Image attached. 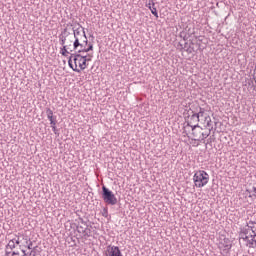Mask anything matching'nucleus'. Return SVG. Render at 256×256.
<instances>
[{
  "label": "nucleus",
  "mask_w": 256,
  "mask_h": 256,
  "mask_svg": "<svg viewBox=\"0 0 256 256\" xmlns=\"http://www.w3.org/2000/svg\"><path fill=\"white\" fill-rule=\"evenodd\" d=\"M146 7H148V9L152 8L153 6L151 5V3L146 4Z\"/></svg>",
  "instance_id": "2eb2a0df"
},
{
  "label": "nucleus",
  "mask_w": 256,
  "mask_h": 256,
  "mask_svg": "<svg viewBox=\"0 0 256 256\" xmlns=\"http://www.w3.org/2000/svg\"><path fill=\"white\" fill-rule=\"evenodd\" d=\"M33 247V242L29 237V234L25 232L19 236L15 235L13 238L8 239L6 245V255L7 256H31V251Z\"/></svg>",
  "instance_id": "f03ea898"
},
{
  "label": "nucleus",
  "mask_w": 256,
  "mask_h": 256,
  "mask_svg": "<svg viewBox=\"0 0 256 256\" xmlns=\"http://www.w3.org/2000/svg\"><path fill=\"white\" fill-rule=\"evenodd\" d=\"M193 181L195 187L202 189V187H205V185L209 183V175L205 172V170H198L194 173Z\"/></svg>",
  "instance_id": "20e7f679"
},
{
  "label": "nucleus",
  "mask_w": 256,
  "mask_h": 256,
  "mask_svg": "<svg viewBox=\"0 0 256 256\" xmlns=\"http://www.w3.org/2000/svg\"><path fill=\"white\" fill-rule=\"evenodd\" d=\"M104 255L105 256H123V253H121V249H119L118 246L109 245L107 246Z\"/></svg>",
  "instance_id": "1a4fd4ad"
},
{
  "label": "nucleus",
  "mask_w": 256,
  "mask_h": 256,
  "mask_svg": "<svg viewBox=\"0 0 256 256\" xmlns=\"http://www.w3.org/2000/svg\"><path fill=\"white\" fill-rule=\"evenodd\" d=\"M231 247H233V240L227 238L225 235H220L218 239V249L223 253H229Z\"/></svg>",
  "instance_id": "423d86ee"
},
{
  "label": "nucleus",
  "mask_w": 256,
  "mask_h": 256,
  "mask_svg": "<svg viewBox=\"0 0 256 256\" xmlns=\"http://www.w3.org/2000/svg\"><path fill=\"white\" fill-rule=\"evenodd\" d=\"M190 145H192V147H199L201 145V140H196L195 138H191L189 141Z\"/></svg>",
  "instance_id": "f8f14e48"
},
{
  "label": "nucleus",
  "mask_w": 256,
  "mask_h": 256,
  "mask_svg": "<svg viewBox=\"0 0 256 256\" xmlns=\"http://www.w3.org/2000/svg\"><path fill=\"white\" fill-rule=\"evenodd\" d=\"M46 113H47V117H53V110H51L50 108L46 110Z\"/></svg>",
  "instance_id": "ddd939ff"
},
{
  "label": "nucleus",
  "mask_w": 256,
  "mask_h": 256,
  "mask_svg": "<svg viewBox=\"0 0 256 256\" xmlns=\"http://www.w3.org/2000/svg\"><path fill=\"white\" fill-rule=\"evenodd\" d=\"M254 81H255V83H256V74L254 75Z\"/></svg>",
  "instance_id": "f3484780"
},
{
  "label": "nucleus",
  "mask_w": 256,
  "mask_h": 256,
  "mask_svg": "<svg viewBox=\"0 0 256 256\" xmlns=\"http://www.w3.org/2000/svg\"><path fill=\"white\" fill-rule=\"evenodd\" d=\"M50 124L52 125L53 131H55L57 123L54 120H52L50 121Z\"/></svg>",
  "instance_id": "4468645a"
},
{
  "label": "nucleus",
  "mask_w": 256,
  "mask_h": 256,
  "mask_svg": "<svg viewBox=\"0 0 256 256\" xmlns=\"http://www.w3.org/2000/svg\"><path fill=\"white\" fill-rule=\"evenodd\" d=\"M239 239L248 247L256 249V222L249 221L239 232Z\"/></svg>",
  "instance_id": "7ed1b4c3"
},
{
  "label": "nucleus",
  "mask_w": 256,
  "mask_h": 256,
  "mask_svg": "<svg viewBox=\"0 0 256 256\" xmlns=\"http://www.w3.org/2000/svg\"><path fill=\"white\" fill-rule=\"evenodd\" d=\"M150 1L152 2V7L149 8V10L151 11L152 15L156 17V19H159V13L157 12V8L155 7V2H153V0Z\"/></svg>",
  "instance_id": "9b49d317"
},
{
  "label": "nucleus",
  "mask_w": 256,
  "mask_h": 256,
  "mask_svg": "<svg viewBox=\"0 0 256 256\" xmlns=\"http://www.w3.org/2000/svg\"><path fill=\"white\" fill-rule=\"evenodd\" d=\"M102 198L108 205H117V197L105 186L102 187Z\"/></svg>",
  "instance_id": "6e6552de"
},
{
  "label": "nucleus",
  "mask_w": 256,
  "mask_h": 256,
  "mask_svg": "<svg viewBox=\"0 0 256 256\" xmlns=\"http://www.w3.org/2000/svg\"><path fill=\"white\" fill-rule=\"evenodd\" d=\"M199 117V123L202 125L201 127L203 129H208V131L211 132V129H213V121L211 120V116L203 111H200Z\"/></svg>",
  "instance_id": "0eeeda50"
},
{
  "label": "nucleus",
  "mask_w": 256,
  "mask_h": 256,
  "mask_svg": "<svg viewBox=\"0 0 256 256\" xmlns=\"http://www.w3.org/2000/svg\"><path fill=\"white\" fill-rule=\"evenodd\" d=\"M59 39L62 45L60 53L63 57H68L73 51L78 53L72 55L68 61L71 69L76 73L85 71L88 63L93 59V52L89 53V51H93V44L89 43L85 31L77 29L71 33L65 28Z\"/></svg>",
  "instance_id": "f257e3e1"
},
{
  "label": "nucleus",
  "mask_w": 256,
  "mask_h": 256,
  "mask_svg": "<svg viewBox=\"0 0 256 256\" xmlns=\"http://www.w3.org/2000/svg\"><path fill=\"white\" fill-rule=\"evenodd\" d=\"M47 118L49 119V121H53V116H47Z\"/></svg>",
  "instance_id": "dca6fc26"
},
{
  "label": "nucleus",
  "mask_w": 256,
  "mask_h": 256,
  "mask_svg": "<svg viewBox=\"0 0 256 256\" xmlns=\"http://www.w3.org/2000/svg\"><path fill=\"white\" fill-rule=\"evenodd\" d=\"M250 197H255V194H253L252 196L250 195Z\"/></svg>",
  "instance_id": "a211bd4d"
},
{
  "label": "nucleus",
  "mask_w": 256,
  "mask_h": 256,
  "mask_svg": "<svg viewBox=\"0 0 256 256\" xmlns=\"http://www.w3.org/2000/svg\"><path fill=\"white\" fill-rule=\"evenodd\" d=\"M191 115L187 117V123L190 127H198L199 125H197L199 123V119H200V116H199V112L198 113H193V111H191Z\"/></svg>",
  "instance_id": "9d476101"
},
{
  "label": "nucleus",
  "mask_w": 256,
  "mask_h": 256,
  "mask_svg": "<svg viewBox=\"0 0 256 256\" xmlns=\"http://www.w3.org/2000/svg\"><path fill=\"white\" fill-rule=\"evenodd\" d=\"M209 135H211L209 129L202 128L201 126H195L192 128L191 136L196 141H205Z\"/></svg>",
  "instance_id": "39448f33"
}]
</instances>
